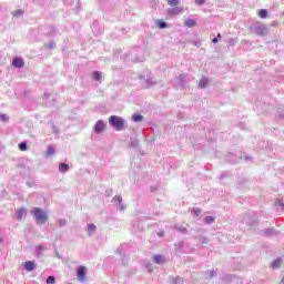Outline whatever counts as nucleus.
I'll return each instance as SVG.
<instances>
[{"instance_id":"nucleus-34","label":"nucleus","mask_w":284,"mask_h":284,"mask_svg":"<svg viewBox=\"0 0 284 284\" xmlns=\"http://www.w3.org/2000/svg\"><path fill=\"white\" fill-rule=\"evenodd\" d=\"M0 121L3 123H8L10 121V118L7 114H0Z\"/></svg>"},{"instance_id":"nucleus-44","label":"nucleus","mask_w":284,"mask_h":284,"mask_svg":"<svg viewBox=\"0 0 284 284\" xmlns=\"http://www.w3.org/2000/svg\"><path fill=\"white\" fill-rule=\"evenodd\" d=\"M53 132H54V134H59V128H57L55 125H53Z\"/></svg>"},{"instance_id":"nucleus-36","label":"nucleus","mask_w":284,"mask_h":284,"mask_svg":"<svg viewBox=\"0 0 284 284\" xmlns=\"http://www.w3.org/2000/svg\"><path fill=\"white\" fill-rule=\"evenodd\" d=\"M202 210L201 209H193L192 210V214H193V216H199L200 214H202Z\"/></svg>"},{"instance_id":"nucleus-37","label":"nucleus","mask_w":284,"mask_h":284,"mask_svg":"<svg viewBox=\"0 0 284 284\" xmlns=\"http://www.w3.org/2000/svg\"><path fill=\"white\" fill-rule=\"evenodd\" d=\"M275 205H276L277 207H283V210H284V203H283V201L277 200V201L275 202Z\"/></svg>"},{"instance_id":"nucleus-30","label":"nucleus","mask_w":284,"mask_h":284,"mask_svg":"<svg viewBox=\"0 0 284 284\" xmlns=\"http://www.w3.org/2000/svg\"><path fill=\"white\" fill-rule=\"evenodd\" d=\"M19 150H21V152H26V150H28V143L21 142L19 144Z\"/></svg>"},{"instance_id":"nucleus-7","label":"nucleus","mask_w":284,"mask_h":284,"mask_svg":"<svg viewBox=\"0 0 284 284\" xmlns=\"http://www.w3.org/2000/svg\"><path fill=\"white\" fill-rule=\"evenodd\" d=\"M95 134H101L105 130V122L103 120H98L93 128Z\"/></svg>"},{"instance_id":"nucleus-25","label":"nucleus","mask_w":284,"mask_h":284,"mask_svg":"<svg viewBox=\"0 0 284 284\" xmlns=\"http://www.w3.org/2000/svg\"><path fill=\"white\" fill-rule=\"evenodd\" d=\"M250 214H246L245 215V222H246V225H254V223H256L257 219L254 217L253 221H248L247 219H250Z\"/></svg>"},{"instance_id":"nucleus-12","label":"nucleus","mask_w":284,"mask_h":284,"mask_svg":"<svg viewBox=\"0 0 284 284\" xmlns=\"http://www.w3.org/2000/svg\"><path fill=\"white\" fill-rule=\"evenodd\" d=\"M24 270H27V272H32L34 270V262L32 261L24 262Z\"/></svg>"},{"instance_id":"nucleus-2","label":"nucleus","mask_w":284,"mask_h":284,"mask_svg":"<svg viewBox=\"0 0 284 284\" xmlns=\"http://www.w3.org/2000/svg\"><path fill=\"white\" fill-rule=\"evenodd\" d=\"M250 31L252 34H256L257 37H266L268 34L267 26L256 22L250 27Z\"/></svg>"},{"instance_id":"nucleus-24","label":"nucleus","mask_w":284,"mask_h":284,"mask_svg":"<svg viewBox=\"0 0 284 284\" xmlns=\"http://www.w3.org/2000/svg\"><path fill=\"white\" fill-rule=\"evenodd\" d=\"M205 223H207V225H212V223H214V221H216V219H214V216L212 215H207L205 219H204Z\"/></svg>"},{"instance_id":"nucleus-23","label":"nucleus","mask_w":284,"mask_h":284,"mask_svg":"<svg viewBox=\"0 0 284 284\" xmlns=\"http://www.w3.org/2000/svg\"><path fill=\"white\" fill-rule=\"evenodd\" d=\"M132 121H134V123H139V122L143 121V115H141V114H134V115L132 116Z\"/></svg>"},{"instance_id":"nucleus-14","label":"nucleus","mask_w":284,"mask_h":284,"mask_svg":"<svg viewBox=\"0 0 284 284\" xmlns=\"http://www.w3.org/2000/svg\"><path fill=\"white\" fill-rule=\"evenodd\" d=\"M207 83H210V80L207 78H202L199 83V88H207Z\"/></svg>"},{"instance_id":"nucleus-47","label":"nucleus","mask_w":284,"mask_h":284,"mask_svg":"<svg viewBox=\"0 0 284 284\" xmlns=\"http://www.w3.org/2000/svg\"><path fill=\"white\" fill-rule=\"evenodd\" d=\"M212 43H219V38H214V39L212 40Z\"/></svg>"},{"instance_id":"nucleus-19","label":"nucleus","mask_w":284,"mask_h":284,"mask_svg":"<svg viewBox=\"0 0 284 284\" xmlns=\"http://www.w3.org/2000/svg\"><path fill=\"white\" fill-rule=\"evenodd\" d=\"M95 231H97V225H94V224H89L88 225L89 236H92V234H94Z\"/></svg>"},{"instance_id":"nucleus-49","label":"nucleus","mask_w":284,"mask_h":284,"mask_svg":"<svg viewBox=\"0 0 284 284\" xmlns=\"http://www.w3.org/2000/svg\"><path fill=\"white\" fill-rule=\"evenodd\" d=\"M48 97H49L48 93H44V98L48 99Z\"/></svg>"},{"instance_id":"nucleus-21","label":"nucleus","mask_w":284,"mask_h":284,"mask_svg":"<svg viewBox=\"0 0 284 284\" xmlns=\"http://www.w3.org/2000/svg\"><path fill=\"white\" fill-rule=\"evenodd\" d=\"M186 77H187V75H185V74H180V75L178 77V81H179L180 85H182V88L185 85V79H186Z\"/></svg>"},{"instance_id":"nucleus-16","label":"nucleus","mask_w":284,"mask_h":284,"mask_svg":"<svg viewBox=\"0 0 284 284\" xmlns=\"http://www.w3.org/2000/svg\"><path fill=\"white\" fill-rule=\"evenodd\" d=\"M156 26H158V28H160V30H165V28H168V22H165L163 20H158Z\"/></svg>"},{"instance_id":"nucleus-31","label":"nucleus","mask_w":284,"mask_h":284,"mask_svg":"<svg viewBox=\"0 0 284 284\" xmlns=\"http://www.w3.org/2000/svg\"><path fill=\"white\" fill-rule=\"evenodd\" d=\"M58 225L59 227H65L68 225V221L65 219L59 220Z\"/></svg>"},{"instance_id":"nucleus-3","label":"nucleus","mask_w":284,"mask_h":284,"mask_svg":"<svg viewBox=\"0 0 284 284\" xmlns=\"http://www.w3.org/2000/svg\"><path fill=\"white\" fill-rule=\"evenodd\" d=\"M31 214L34 216L37 223H45L48 221V214L40 207H34Z\"/></svg>"},{"instance_id":"nucleus-10","label":"nucleus","mask_w":284,"mask_h":284,"mask_svg":"<svg viewBox=\"0 0 284 284\" xmlns=\"http://www.w3.org/2000/svg\"><path fill=\"white\" fill-rule=\"evenodd\" d=\"M281 265H283V258L277 257L276 260H274L271 264L272 270H278L281 267Z\"/></svg>"},{"instance_id":"nucleus-4","label":"nucleus","mask_w":284,"mask_h":284,"mask_svg":"<svg viewBox=\"0 0 284 284\" xmlns=\"http://www.w3.org/2000/svg\"><path fill=\"white\" fill-rule=\"evenodd\" d=\"M112 203H114L119 210V212H125V210H128V205H125V203H123V197L121 195H115L112 199Z\"/></svg>"},{"instance_id":"nucleus-41","label":"nucleus","mask_w":284,"mask_h":284,"mask_svg":"<svg viewBox=\"0 0 284 284\" xmlns=\"http://www.w3.org/2000/svg\"><path fill=\"white\" fill-rule=\"evenodd\" d=\"M214 276H216V271H210V278H214Z\"/></svg>"},{"instance_id":"nucleus-5","label":"nucleus","mask_w":284,"mask_h":284,"mask_svg":"<svg viewBox=\"0 0 284 284\" xmlns=\"http://www.w3.org/2000/svg\"><path fill=\"white\" fill-rule=\"evenodd\" d=\"M140 81H144L143 83V88H153V85H156V81L154 80V78H152V75H139Z\"/></svg>"},{"instance_id":"nucleus-48","label":"nucleus","mask_w":284,"mask_h":284,"mask_svg":"<svg viewBox=\"0 0 284 284\" xmlns=\"http://www.w3.org/2000/svg\"><path fill=\"white\" fill-rule=\"evenodd\" d=\"M217 39H221V33H217Z\"/></svg>"},{"instance_id":"nucleus-6","label":"nucleus","mask_w":284,"mask_h":284,"mask_svg":"<svg viewBox=\"0 0 284 284\" xmlns=\"http://www.w3.org/2000/svg\"><path fill=\"white\" fill-rule=\"evenodd\" d=\"M168 14L171 17H178L179 14H183V7H174V8H169L168 9Z\"/></svg>"},{"instance_id":"nucleus-35","label":"nucleus","mask_w":284,"mask_h":284,"mask_svg":"<svg viewBox=\"0 0 284 284\" xmlns=\"http://www.w3.org/2000/svg\"><path fill=\"white\" fill-rule=\"evenodd\" d=\"M172 283L173 284H183V277H174L173 280H172Z\"/></svg>"},{"instance_id":"nucleus-1","label":"nucleus","mask_w":284,"mask_h":284,"mask_svg":"<svg viewBox=\"0 0 284 284\" xmlns=\"http://www.w3.org/2000/svg\"><path fill=\"white\" fill-rule=\"evenodd\" d=\"M109 123L111 128L116 130V132H121L122 130H125V120L119 115H111L109 118Z\"/></svg>"},{"instance_id":"nucleus-42","label":"nucleus","mask_w":284,"mask_h":284,"mask_svg":"<svg viewBox=\"0 0 284 284\" xmlns=\"http://www.w3.org/2000/svg\"><path fill=\"white\" fill-rule=\"evenodd\" d=\"M179 232H181L182 234H185V232H187V229H185V227H180V229H179Z\"/></svg>"},{"instance_id":"nucleus-50","label":"nucleus","mask_w":284,"mask_h":284,"mask_svg":"<svg viewBox=\"0 0 284 284\" xmlns=\"http://www.w3.org/2000/svg\"><path fill=\"white\" fill-rule=\"evenodd\" d=\"M282 283L284 284V276H283V278H282Z\"/></svg>"},{"instance_id":"nucleus-45","label":"nucleus","mask_w":284,"mask_h":284,"mask_svg":"<svg viewBox=\"0 0 284 284\" xmlns=\"http://www.w3.org/2000/svg\"><path fill=\"white\" fill-rule=\"evenodd\" d=\"M126 262H128V256H124V257L122 258V265H125Z\"/></svg>"},{"instance_id":"nucleus-15","label":"nucleus","mask_w":284,"mask_h":284,"mask_svg":"<svg viewBox=\"0 0 284 284\" xmlns=\"http://www.w3.org/2000/svg\"><path fill=\"white\" fill-rule=\"evenodd\" d=\"M153 261H154V263H156V265H161V263H164V257H163V255H155L154 257H153Z\"/></svg>"},{"instance_id":"nucleus-46","label":"nucleus","mask_w":284,"mask_h":284,"mask_svg":"<svg viewBox=\"0 0 284 284\" xmlns=\"http://www.w3.org/2000/svg\"><path fill=\"white\" fill-rule=\"evenodd\" d=\"M273 230L272 229H268L265 231V234H272Z\"/></svg>"},{"instance_id":"nucleus-20","label":"nucleus","mask_w":284,"mask_h":284,"mask_svg":"<svg viewBox=\"0 0 284 284\" xmlns=\"http://www.w3.org/2000/svg\"><path fill=\"white\" fill-rule=\"evenodd\" d=\"M184 26H186V28H194V26H196V21L189 19L184 22Z\"/></svg>"},{"instance_id":"nucleus-28","label":"nucleus","mask_w":284,"mask_h":284,"mask_svg":"<svg viewBox=\"0 0 284 284\" xmlns=\"http://www.w3.org/2000/svg\"><path fill=\"white\" fill-rule=\"evenodd\" d=\"M54 152H55L54 146L49 145L47 150V156H53Z\"/></svg>"},{"instance_id":"nucleus-32","label":"nucleus","mask_w":284,"mask_h":284,"mask_svg":"<svg viewBox=\"0 0 284 284\" xmlns=\"http://www.w3.org/2000/svg\"><path fill=\"white\" fill-rule=\"evenodd\" d=\"M57 283V278H54V276L50 275L47 277V284H55Z\"/></svg>"},{"instance_id":"nucleus-9","label":"nucleus","mask_w":284,"mask_h":284,"mask_svg":"<svg viewBox=\"0 0 284 284\" xmlns=\"http://www.w3.org/2000/svg\"><path fill=\"white\" fill-rule=\"evenodd\" d=\"M13 68L21 69L26 65V62L21 58H14L12 61Z\"/></svg>"},{"instance_id":"nucleus-51","label":"nucleus","mask_w":284,"mask_h":284,"mask_svg":"<svg viewBox=\"0 0 284 284\" xmlns=\"http://www.w3.org/2000/svg\"><path fill=\"white\" fill-rule=\"evenodd\" d=\"M3 240L0 237V243L2 242Z\"/></svg>"},{"instance_id":"nucleus-39","label":"nucleus","mask_w":284,"mask_h":284,"mask_svg":"<svg viewBox=\"0 0 284 284\" xmlns=\"http://www.w3.org/2000/svg\"><path fill=\"white\" fill-rule=\"evenodd\" d=\"M196 6H203L205 0H195Z\"/></svg>"},{"instance_id":"nucleus-38","label":"nucleus","mask_w":284,"mask_h":284,"mask_svg":"<svg viewBox=\"0 0 284 284\" xmlns=\"http://www.w3.org/2000/svg\"><path fill=\"white\" fill-rule=\"evenodd\" d=\"M104 196H108V197L112 196V189L106 190L104 193Z\"/></svg>"},{"instance_id":"nucleus-52","label":"nucleus","mask_w":284,"mask_h":284,"mask_svg":"<svg viewBox=\"0 0 284 284\" xmlns=\"http://www.w3.org/2000/svg\"><path fill=\"white\" fill-rule=\"evenodd\" d=\"M283 14H284V11H283Z\"/></svg>"},{"instance_id":"nucleus-17","label":"nucleus","mask_w":284,"mask_h":284,"mask_svg":"<svg viewBox=\"0 0 284 284\" xmlns=\"http://www.w3.org/2000/svg\"><path fill=\"white\" fill-rule=\"evenodd\" d=\"M197 239V241H200V243H202V245H207V243H210V240L206 236L200 235Z\"/></svg>"},{"instance_id":"nucleus-40","label":"nucleus","mask_w":284,"mask_h":284,"mask_svg":"<svg viewBox=\"0 0 284 284\" xmlns=\"http://www.w3.org/2000/svg\"><path fill=\"white\" fill-rule=\"evenodd\" d=\"M136 145H139V141H136V140L131 141L132 148H136Z\"/></svg>"},{"instance_id":"nucleus-8","label":"nucleus","mask_w":284,"mask_h":284,"mask_svg":"<svg viewBox=\"0 0 284 284\" xmlns=\"http://www.w3.org/2000/svg\"><path fill=\"white\" fill-rule=\"evenodd\" d=\"M77 275L80 283H85V266H79Z\"/></svg>"},{"instance_id":"nucleus-22","label":"nucleus","mask_w":284,"mask_h":284,"mask_svg":"<svg viewBox=\"0 0 284 284\" xmlns=\"http://www.w3.org/2000/svg\"><path fill=\"white\" fill-rule=\"evenodd\" d=\"M92 79H93V81H101V72L93 71L92 72Z\"/></svg>"},{"instance_id":"nucleus-13","label":"nucleus","mask_w":284,"mask_h":284,"mask_svg":"<svg viewBox=\"0 0 284 284\" xmlns=\"http://www.w3.org/2000/svg\"><path fill=\"white\" fill-rule=\"evenodd\" d=\"M16 216L18 219V221H21V219H23V216H26V209H20L16 212Z\"/></svg>"},{"instance_id":"nucleus-43","label":"nucleus","mask_w":284,"mask_h":284,"mask_svg":"<svg viewBox=\"0 0 284 284\" xmlns=\"http://www.w3.org/2000/svg\"><path fill=\"white\" fill-rule=\"evenodd\" d=\"M54 45H57L54 42H50V43L48 44V48H49L50 50H52V48H54Z\"/></svg>"},{"instance_id":"nucleus-29","label":"nucleus","mask_w":284,"mask_h":284,"mask_svg":"<svg viewBox=\"0 0 284 284\" xmlns=\"http://www.w3.org/2000/svg\"><path fill=\"white\" fill-rule=\"evenodd\" d=\"M57 33V29L54 27H49L47 34H49V37H53V34Z\"/></svg>"},{"instance_id":"nucleus-18","label":"nucleus","mask_w":284,"mask_h":284,"mask_svg":"<svg viewBox=\"0 0 284 284\" xmlns=\"http://www.w3.org/2000/svg\"><path fill=\"white\" fill-rule=\"evenodd\" d=\"M168 6L176 8V6H181V0H168Z\"/></svg>"},{"instance_id":"nucleus-27","label":"nucleus","mask_w":284,"mask_h":284,"mask_svg":"<svg viewBox=\"0 0 284 284\" xmlns=\"http://www.w3.org/2000/svg\"><path fill=\"white\" fill-rule=\"evenodd\" d=\"M258 17H260L261 19H267V11H266L265 9H261V10L258 11Z\"/></svg>"},{"instance_id":"nucleus-33","label":"nucleus","mask_w":284,"mask_h":284,"mask_svg":"<svg viewBox=\"0 0 284 284\" xmlns=\"http://www.w3.org/2000/svg\"><path fill=\"white\" fill-rule=\"evenodd\" d=\"M12 17H23V10L18 9L14 12H12Z\"/></svg>"},{"instance_id":"nucleus-26","label":"nucleus","mask_w":284,"mask_h":284,"mask_svg":"<svg viewBox=\"0 0 284 284\" xmlns=\"http://www.w3.org/2000/svg\"><path fill=\"white\" fill-rule=\"evenodd\" d=\"M43 250H45V247L43 246V245H38L37 247H36V254H37V256H41V253L43 252Z\"/></svg>"},{"instance_id":"nucleus-11","label":"nucleus","mask_w":284,"mask_h":284,"mask_svg":"<svg viewBox=\"0 0 284 284\" xmlns=\"http://www.w3.org/2000/svg\"><path fill=\"white\" fill-rule=\"evenodd\" d=\"M69 170L70 165H68L67 163L59 164V172H61V174H65V172H69Z\"/></svg>"}]
</instances>
